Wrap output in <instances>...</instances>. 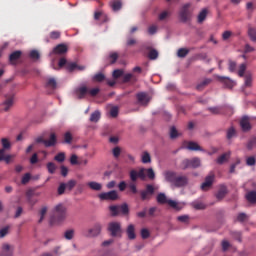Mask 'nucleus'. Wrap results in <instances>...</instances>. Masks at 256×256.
I'll return each instance as SVG.
<instances>
[{"mask_svg":"<svg viewBox=\"0 0 256 256\" xmlns=\"http://www.w3.org/2000/svg\"><path fill=\"white\" fill-rule=\"evenodd\" d=\"M164 177L167 183H170L172 187L181 189L189 185V177L185 175H178L177 172L168 170L164 172Z\"/></svg>","mask_w":256,"mask_h":256,"instance_id":"f257e3e1","label":"nucleus"},{"mask_svg":"<svg viewBox=\"0 0 256 256\" xmlns=\"http://www.w3.org/2000/svg\"><path fill=\"white\" fill-rule=\"evenodd\" d=\"M67 219V208L63 204H58L54 208V215L51 218L52 223H62Z\"/></svg>","mask_w":256,"mask_h":256,"instance_id":"f03ea898","label":"nucleus"},{"mask_svg":"<svg viewBox=\"0 0 256 256\" xmlns=\"http://www.w3.org/2000/svg\"><path fill=\"white\" fill-rule=\"evenodd\" d=\"M107 231L110 237H113L114 239H121V237H123V228L121 227L120 222L108 223Z\"/></svg>","mask_w":256,"mask_h":256,"instance_id":"7ed1b4c3","label":"nucleus"},{"mask_svg":"<svg viewBox=\"0 0 256 256\" xmlns=\"http://www.w3.org/2000/svg\"><path fill=\"white\" fill-rule=\"evenodd\" d=\"M192 15L193 12L191 11V3L182 5L178 13L181 23H189V21H191Z\"/></svg>","mask_w":256,"mask_h":256,"instance_id":"20e7f679","label":"nucleus"},{"mask_svg":"<svg viewBox=\"0 0 256 256\" xmlns=\"http://www.w3.org/2000/svg\"><path fill=\"white\" fill-rule=\"evenodd\" d=\"M157 189H159V187L153 186V184H147L146 189L140 192L142 201H149V199L155 195V191H157Z\"/></svg>","mask_w":256,"mask_h":256,"instance_id":"39448f33","label":"nucleus"},{"mask_svg":"<svg viewBox=\"0 0 256 256\" xmlns=\"http://www.w3.org/2000/svg\"><path fill=\"white\" fill-rule=\"evenodd\" d=\"M98 197L101 201H117V199H119V194H117V191L112 190L110 192H103L99 194Z\"/></svg>","mask_w":256,"mask_h":256,"instance_id":"423d86ee","label":"nucleus"},{"mask_svg":"<svg viewBox=\"0 0 256 256\" xmlns=\"http://www.w3.org/2000/svg\"><path fill=\"white\" fill-rule=\"evenodd\" d=\"M15 103V94H7L5 101L2 103L1 108L5 112L9 111L11 107H13V104Z\"/></svg>","mask_w":256,"mask_h":256,"instance_id":"0eeeda50","label":"nucleus"},{"mask_svg":"<svg viewBox=\"0 0 256 256\" xmlns=\"http://www.w3.org/2000/svg\"><path fill=\"white\" fill-rule=\"evenodd\" d=\"M145 173H146L145 168H141L138 172L137 170H132L130 172V179L131 181H137V179H142V181H145V178L147 177Z\"/></svg>","mask_w":256,"mask_h":256,"instance_id":"6e6552de","label":"nucleus"},{"mask_svg":"<svg viewBox=\"0 0 256 256\" xmlns=\"http://www.w3.org/2000/svg\"><path fill=\"white\" fill-rule=\"evenodd\" d=\"M101 231H103V224L97 222L88 230V237H98L101 235Z\"/></svg>","mask_w":256,"mask_h":256,"instance_id":"1a4fd4ad","label":"nucleus"},{"mask_svg":"<svg viewBox=\"0 0 256 256\" xmlns=\"http://www.w3.org/2000/svg\"><path fill=\"white\" fill-rule=\"evenodd\" d=\"M213 181H215V174L210 173L208 176H206L205 181L201 185L202 191H209V189H211L213 186Z\"/></svg>","mask_w":256,"mask_h":256,"instance_id":"9d476101","label":"nucleus"},{"mask_svg":"<svg viewBox=\"0 0 256 256\" xmlns=\"http://www.w3.org/2000/svg\"><path fill=\"white\" fill-rule=\"evenodd\" d=\"M75 95L77 99H85L89 95V88L85 85H82L75 89Z\"/></svg>","mask_w":256,"mask_h":256,"instance_id":"9b49d317","label":"nucleus"},{"mask_svg":"<svg viewBox=\"0 0 256 256\" xmlns=\"http://www.w3.org/2000/svg\"><path fill=\"white\" fill-rule=\"evenodd\" d=\"M240 127L244 132L251 131V122H250L249 116H243L241 118Z\"/></svg>","mask_w":256,"mask_h":256,"instance_id":"f8f14e48","label":"nucleus"},{"mask_svg":"<svg viewBox=\"0 0 256 256\" xmlns=\"http://www.w3.org/2000/svg\"><path fill=\"white\" fill-rule=\"evenodd\" d=\"M21 55H23V52H21V50H16L12 52L9 56V61L11 65H17V61L21 59Z\"/></svg>","mask_w":256,"mask_h":256,"instance_id":"ddd939ff","label":"nucleus"},{"mask_svg":"<svg viewBox=\"0 0 256 256\" xmlns=\"http://www.w3.org/2000/svg\"><path fill=\"white\" fill-rule=\"evenodd\" d=\"M67 51H69V48L67 47L66 44H58L53 49V53H55V55H65V53H67Z\"/></svg>","mask_w":256,"mask_h":256,"instance_id":"4468645a","label":"nucleus"},{"mask_svg":"<svg viewBox=\"0 0 256 256\" xmlns=\"http://www.w3.org/2000/svg\"><path fill=\"white\" fill-rule=\"evenodd\" d=\"M13 251H15V246L10 244H3L2 245V253L5 256H13Z\"/></svg>","mask_w":256,"mask_h":256,"instance_id":"2eb2a0df","label":"nucleus"},{"mask_svg":"<svg viewBox=\"0 0 256 256\" xmlns=\"http://www.w3.org/2000/svg\"><path fill=\"white\" fill-rule=\"evenodd\" d=\"M218 81L223 83L225 87H228V89L235 87V82H233V80L229 79L228 77L218 76Z\"/></svg>","mask_w":256,"mask_h":256,"instance_id":"dca6fc26","label":"nucleus"},{"mask_svg":"<svg viewBox=\"0 0 256 256\" xmlns=\"http://www.w3.org/2000/svg\"><path fill=\"white\" fill-rule=\"evenodd\" d=\"M138 103L141 105H147L149 103V96H147V93L140 92L136 95Z\"/></svg>","mask_w":256,"mask_h":256,"instance_id":"f3484780","label":"nucleus"},{"mask_svg":"<svg viewBox=\"0 0 256 256\" xmlns=\"http://www.w3.org/2000/svg\"><path fill=\"white\" fill-rule=\"evenodd\" d=\"M126 234L128 236V239H130V241H133L134 239H136L137 235L135 234V225L133 224L128 225L126 229Z\"/></svg>","mask_w":256,"mask_h":256,"instance_id":"a211bd4d","label":"nucleus"},{"mask_svg":"<svg viewBox=\"0 0 256 256\" xmlns=\"http://www.w3.org/2000/svg\"><path fill=\"white\" fill-rule=\"evenodd\" d=\"M57 145V135L51 133L48 140L45 141V147H55Z\"/></svg>","mask_w":256,"mask_h":256,"instance_id":"6ab92c4d","label":"nucleus"},{"mask_svg":"<svg viewBox=\"0 0 256 256\" xmlns=\"http://www.w3.org/2000/svg\"><path fill=\"white\" fill-rule=\"evenodd\" d=\"M212 79L211 78H205L204 80H202L201 82L198 83V85L196 86V89L198 91H203V89H205V87H207V85H210V83H212Z\"/></svg>","mask_w":256,"mask_h":256,"instance_id":"aec40b11","label":"nucleus"},{"mask_svg":"<svg viewBox=\"0 0 256 256\" xmlns=\"http://www.w3.org/2000/svg\"><path fill=\"white\" fill-rule=\"evenodd\" d=\"M66 69L70 72L75 71V69H78L79 71H83L85 67L77 65L75 62H69L66 64Z\"/></svg>","mask_w":256,"mask_h":256,"instance_id":"412c9836","label":"nucleus"},{"mask_svg":"<svg viewBox=\"0 0 256 256\" xmlns=\"http://www.w3.org/2000/svg\"><path fill=\"white\" fill-rule=\"evenodd\" d=\"M145 49H147L149 51L148 53V58L151 59L152 61H155V59H157V57H159V52H157V50L155 49H151V47L149 46H144Z\"/></svg>","mask_w":256,"mask_h":256,"instance_id":"4be33fe9","label":"nucleus"},{"mask_svg":"<svg viewBox=\"0 0 256 256\" xmlns=\"http://www.w3.org/2000/svg\"><path fill=\"white\" fill-rule=\"evenodd\" d=\"M225 195H227V187L221 186L216 193V199H218V201H221V199H225Z\"/></svg>","mask_w":256,"mask_h":256,"instance_id":"5701e85b","label":"nucleus"},{"mask_svg":"<svg viewBox=\"0 0 256 256\" xmlns=\"http://www.w3.org/2000/svg\"><path fill=\"white\" fill-rule=\"evenodd\" d=\"M186 149L189 151H203V148H201V146L196 142H188Z\"/></svg>","mask_w":256,"mask_h":256,"instance_id":"b1692460","label":"nucleus"},{"mask_svg":"<svg viewBox=\"0 0 256 256\" xmlns=\"http://www.w3.org/2000/svg\"><path fill=\"white\" fill-rule=\"evenodd\" d=\"M234 137H237V130L235 129V127L232 126L227 129L226 138L228 139V141H231V139H234Z\"/></svg>","mask_w":256,"mask_h":256,"instance_id":"393cba45","label":"nucleus"},{"mask_svg":"<svg viewBox=\"0 0 256 256\" xmlns=\"http://www.w3.org/2000/svg\"><path fill=\"white\" fill-rule=\"evenodd\" d=\"M110 7L113 11H120L121 7H123V3L121 0H112L110 2Z\"/></svg>","mask_w":256,"mask_h":256,"instance_id":"a878e982","label":"nucleus"},{"mask_svg":"<svg viewBox=\"0 0 256 256\" xmlns=\"http://www.w3.org/2000/svg\"><path fill=\"white\" fill-rule=\"evenodd\" d=\"M189 163H190V169H197L198 167H201V159L197 157L189 159Z\"/></svg>","mask_w":256,"mask_h":256,"instance_id":"bb28decb","label":"nucleus"},{"mask_svg":"<svg viewBox=\"0 0 256 256\" xmlns=\"http://www.w3.org/2000/svg\"><path fill=\"white\" fill-rule=\"evenodd\" d=\"M246 199H247L248 203L255 204L256 203V191L255 190L249 191L246 194Z\"/></svg>","mask_w":256,"mask_h":256,"instance_id":"cd10ccee","label":"nucleus"},{"mask_svg":"<svg viewBox=\"0 0 256 256\" xmlns=\"http://www.w3.org/2000/svg\"><path fill=\"white\" fill-rule=\"evenodd\" d=\"M248 37L252 43H256V27L248 28Z\"/></svg>","mask_w":256,"mask_h":256,"instance_id":"c85d7f7f","label":"nucleus"},{"mask_svg":"<svg viewBox=\"0 0 256 256\" xmlns=\"http://www.w3.org/2000/svg\"><path fill=\"white\" fill-rule=\"evenodd\" d=\"M88 187H90L92 189V191H101V189H103V185H101V183L92 181V182H88Z\"/></svg>","mask_w":256,"mask_h":256,"instance_id":"c756f323","label":"nucleus"},{"mask_svg":"<svg viewBox=\"0 0 256 256\" xmlns=\"http://www.w3.org/2000/svg\"><path fill=\"white\" fill-rule=\"evenodd\" d=\"M156 201L160 205H165V203H168L169 199H167V196L165 195V193H159L156 197Z\"/></svg>","mask_w":256,"mask_h":256,"instance_id":"7c9ffc66","label":"nucleus"},{"mask_svg":"<svg viewBox=\"0 0 256 256\" xmlns=\"http://www.w3.org/2000/svg\"><path fill=\"white\" fill-rule=\"evenodd\" d=\"M244 79H245V82H244L245 87H251V85L253 83V75L251 73L247 72L244 75Z\"/></svg>","mask_w":256,"mask_h":256,"instance_id":"2f4dec72","label":"nucleus"},{"mask_svg":"<svg viewBox=\"0 0 256 256\" xmlns=\"http://www.w3.org/2000/svg\"><path fill=\"white\" fill-rule=\"evenodd\" d=\"M101 119V112L99 110L94 111L90 116L91 123H97Z\"/></svg>","mask_w":256,"mask_h":256,"instance_id":"473e14b6","label":"nucleus"},{"mask_svg":"<svg viewBox=\"0 0 256 256\" xmlns=\"http://www.w3.org/2000/svg\"><path fill=\"white\" fill-rule=\"evenodd\" d=\"M227 157H231V152L222 154L217 158L216 163H218V165H223L224 161H227Z\"/></svg>","mask_w":256,"mask_h":256,"instance_id":"72a5a7b5","label":"nucleus"},{"mask_svg":"<svg viewBox=\"0 0 256 256\" xmlns=\"http://www.w3.org/2000/svg\"><path fill=\"white\" fill-rule=\"evenodd\" d=\"M46 87L50 89H57V80H55V78H49L46 82Z\"/></svg>","mask_w":256,"mask_h":256,"instance_id":"f704fd0d","label":"nucleus"},{"mask_svg":"<svg viewBox=\"0 0 256 256\" xmlns=\"http://www.w3.org/2000/svg\"><path fill=\"white\" fill-rule=\"evenodd\" d=\"M92 81L95 83H102V81H105V75L103 73L95 74L92 78Z\"/></svg>","mask_w":256,"mask_h":256,"instance_id":"c9c22d12","label":"nucleus"},{"mask_svg":"<svg viewBox=\"0 0 256 256\" xmlns=\"http://www.w3.org/2000/svg\"><path fill=\"white\" fill-rule=\"evenodd\" d=\"M46 167H47L48 173H50V175L55 174V171H57V165H55V163H53V162H48Z\"/></svg>","mask_w":256,"mask_h":256,"instance_id":"e433bc0d","label":"nucleus"},{"mask_svg":"<svg viewBox=\"0 0 256 256\" xmlns=\"http://www.w3.org/2000/svg\"><path fill=\"white\" fill-rule=\"evenodd\" d=\"M187 55H189V49L187 48H180L177 51V56L180 57L181 59H183L184 57H187Z\"/></svg>","mask_w":256,"mask_h":256,"instance_id":"4c0bfd02","label":"nucleus"},{"mask_svg":"<svg viewBox=\"0 0 256 256\" xmlns=\"http://www.w3.org/2000/svg\"><path fill=\"white\" fill-rule=\"evenodd\" d=\"M181 134L179 133V131H177V128H175V126H172L170 128V139H177V137H179Z\"/></svg>","mask_w":256,"mask_h":256,"instance_id":"58836bf2","label":"nucleus"},{"mask_svg":"<svg viewBox=\"0 0 256 256\" xmlns=\"http://www.w3.org/2000/svg\"><path fill=\"white\" fill-rule=\"evenodd\" d=\"M180 169H182V171H187V169H190L189 159L186 158V159L181 161Z\"/></svg>","mask_w":256,"mask_h":256,"instance_id":"ea45409f","label":"nucleus"},{"mask_svg":"<svg viewBox=\"0 0 256 256\" xmlns=\"http://www.w3.org/2000/svg\"><path fill=\"white\" fill-rule=\"evenodd\" d=\"M64 237L68 241H71V239H73V237H75V230H73V229L66 230L64 233Z\"/></svg>","mask_w":256,"mask_h":256,"instance_id":"a19ab883","label":"nucleus"},{"mask_svg":"<svg viewBox=\"0 0 256 256\" xmlns=\"http://www.w3.org/2000/svg\"><path fill=\"white\" fill-rule=\"evenodd\" d=\"M119 213H122V215H128L129 214V206L127 204H122L118 206Z\"/></svg>","mask_w":256,"mask_h":256,"instance_id":"79ce46f5","label":"nucleus"},{"mask_svg":"<svg viewBox=\"0 0 256 256\" xmlns=\"http://www.w3.org/2000/svg\"><path fill=\"white\" fill-rule=\"evenodd\" d=\"M142 239H149L151 237V232L147 228H142L140 231Z\"/></svg>","mask_w":256,"mask_h":256,"instance_id":"37998d69","label":"nucleus"},{"mask_svg":"<svg viewBox=\"0 0 256 256\" xmlns=\"http://www.w3.org/2000/svg\"><path fill=\"white\" fill-rule=\"evenodd\" d=\"M167 204L169 207H172V209H175L176 211H181V207H179V203H177L175 200L169 199Z\"/></svg>","mask_w":256,"mask_h":256,"instance_id":"c03bdc74","label":"nucleus"},{"mask_svg":"<svg viewBox=\"0 0 256 256\" xmlns=\"http://www.w3.org/2000/svg\"><path fill=\"white\" fill-rule=\"evenodd\" d=\"M256 147V137L251 138L247 143V149L248 151H253Z\"/></svg>","mask_w":256,"mask_h":256,"instance_id":"a18cd8bd","label":"nucleus"},{"mask_svg":"<svg viewBox=\"0 0 256 256\" xmlns=\"http://www.w3.org/2000/svg\"><path fill=\"white\" fill-rule=\"evenodd\" d=\"M207 19V9H203L198 15V23H203Z\"/></svg>","mask_w":256,"mask_h":256,"instance_id":"49530a36","label":"nucleus"},{"mask_svg":"<svg viewBox=\"0 0 256 256\" xmlns=\"http://www.w3.org/2000/svg\"><path fill=\"white\" fill-rule=\"evenodd\" d=\"M72 142H73V134H71V132H66L64 134V143L71 145Z\"/></svg>","mask_w":256,"mask_h":256,"instance_id":"de8ad7c7","label":"nucleus"},{"mask_svg":"<svg viewBox=\"0 0 256 256\" xmlns=\"http://www.w3.org/2000/svg\"><path fill=\"white\" fill-rule=\"evenodd\" d=\"M1 143H2V147H3L2 149H4V151H6L7 149H11V142H9V139L2 138Z\"/></svg>","mask_w":256,"mask_h":256,"instance_id":"09e8293b","label":"nucleus"},{"mask_svg":"<svg viewBox=\"0 0 256 256\" xmlns=\"http://www.w3.org/2000/svg\"><path fill=\"white\" fill-rule=\"evenodd\" d=\"M245 71H247V64L243 63L239 66L238 69L239 77H245Z\"/></svg>","mask_w":256,"mask_h":256,"instance_id":"8fccbe9b","label":"nucleus"},{"mask_svg":"<svg viewBox=\"0 0 256 256\" xmlns=\"http://www.w3.org/2000/svg\"><path fill=\"white\" fill-rule=\"evenodd\" d=\"M112 155L115 159H119L121 156V147L116 146L112 149Z\"/></svg>","mask_w":256,"mask_h":256,"instance_id":"3c124183","label":"nucleus"},{"mask_svg":"<svg viewBox=\"0 0 256 256\" xmlns=\"http://www.w3.org/2000/svg\"><path fill=\"white\" fill-rule=\"evenodd\" d=\"M167 17H171V12L166 10L159 14L158 19H159V21H165V19H167Z\"/></svg>","mask_w":256,"mask_h":256,"instance_id":"603ef678","label":"nucleus"},{"mask_svg":"<svg viewBox=\"0 0 256 256\" xmlns=\"http://www.w3.org/2000/svg\"><path fill=\"white\" fill-rule=\"evenodd\" d=\"M66 184V189L68 191H73L75 185H77V180H69Z\"/></svg>","mask_w":256,"mask_h":256,"instance_id":"864d4df0","label":"nucleus"},{"mask_svg":"<svg viewBox=\"0 0 256 256\" xmlns=\"http://www.w3.org/2000/svg\"><path fill=\"white\" fill-rule=\"evenodd\" d=\"M45 215H47V206H44L40 210V219L38 220V223H43V219H45Z\"/></svg>","mask_w":256,"mask_h":256,"instance_id":"5fc2aeb1","label":"nucleus"},{"mask_svg":"<svg viewBox=\"0 0 256 256\" xmlns=\"http://www.w3.org/2000/svg\"><path fill=\"white\" fill-rule=\"evenodd\" d=\"M110 63L113 65V63H116L117 60L119 59V54L116 52H112L109 55Z\"/></svg>","mask_w":256,"mask_h":256,"instance_id":"6e6d98bb","label":"nucleus"},{"mask_svg":"<svg viewBox=\"0 0 256 256\" xmlns=\"http://www.w3.org/2000/svg\"><path fill=\"white\" fill-rule=\"evenodd\" d=\"M142 163H151V155L149 152H144L142 154Z\"/></svg>","mask_w":256,"mask_h":256,"instance_id":"4d7b16f0","label":"nucleus"},{"mask_svg":"<svg viewBox=\"0 0 256 256\" xmlns=\"http://www.w3.org/2000/svg\"><path fill=\"white\" fill-rule=\"evenodd\" d=\"M246 164L248 167H253V165H256V159L255 156H250L246 159Z\"/></svg>","mask_w":256,"mask_h":256,"instance_id":"13d9d810","label":"nucleus"},{"mask_svg":"<svg viewBox=\"0 0 256 256\" xmlns=\"http://www.w3.org/2000/svg\"><path fill=\"white\" fill-rule=\"evenodd\" d=\"M55 161H58V163H63L65 161V153L60 152L54 157Z\"/></svg>","mask_w":256,"mask_h":256,"instance_id":"bf43d9fd","label":"nucleus"},{"mask_svg":"<svg viewBox=\"0 0 256 256\" xmlns=\"http://www.w3.org/2000/svg\"><path fill=\"white\" fill-rule=\"evenodd\" d=\"M29 181H31V174L30 173L24 174V176L22 177V180H21L22 185H27V183H29Z\"/></svg>","mask_w":256,"mask_h":256,"instance_id":"052dcab7","label":"nucleus"},{"mask_svg":"<svg viewBox=\"0 0 256 256\" xmlns=\"http://www.w3.org/2000/svg\"><path fill=\"white\" fill-rule=\"evenodd\" d=\"M99 91V88H88V95H90V97H97V95H99Z\"/></svg>","mask_w":256,"mask_h":256,"instance_id":"680f3d73","label":"nucleus"},{"mask_svg":"<svg viewBox=\"0 0 256 256\" xmlns=\"http://www.w3.org/2000/svg\"><path fill=\"white\" fill-rule=\"evenodd\" d=\"M146 175L148 179H151L153 181V179H155V171H153V168L146 169Z\"/></svg>","mask_w":256,"mask_h":256,"instance_id":"e2e57ef3","label":"nucleus"},{"mask_svg":"<svg viewBox=\"0 0 256 256\" xmlns=\"http://www.w3.org/2000/svg\"><path fill=\"white\" fill-rule=\"evenodd\" d=\"M112 77L114 79H119V77H123V70H120V69L114 70Z\"/></svg>","mask_w":256,"mask_h":256,"instance_id":"0e129e2a","label":"nucleus"},{"mask_svg":"<svg viewBox=\"0 0 256 256\" xmlns=\"http://www.w3.org/2000/svg\"><path fill=\"white\" fill-rule=\"evenodd\" d=\"M133 79V74L128 73L125 74L122 78V83H129V81H131Z\"/></svg>","mask_w":256,"mask_h":256,"instance_id":"69168bd1","label":"nucleus"},{"mask_svg":"<svg viewBox=\"0 0 256 256\" xmlns=\"http://www.w3.org/2000/svg\"><path fill=\"white\" fill-rule=\"evenodd\" d=\"M66 189H67V185L65 183H60L58 187V195H63Z\"/></svg>","mask_w":256,"mask_h":256,"instance_id":"338daca9","label":"nucleus"},{"mask_svg":"<svg viewBox=\"0 0 256 256\" xmlns=\"http://www.w3.org/2000/svg\"><path fill=\"white\" fill-rule=\"evenodd\" d=\"M110 211L113 217H117L119 215V206H110Z\"/></svg>","mask_w":256,"mask_h":256,"instance_id":"774afa93","label":"nucleus"}]
</instances>
